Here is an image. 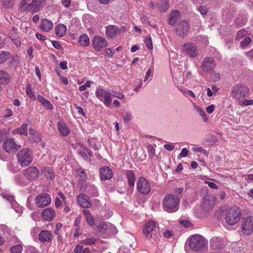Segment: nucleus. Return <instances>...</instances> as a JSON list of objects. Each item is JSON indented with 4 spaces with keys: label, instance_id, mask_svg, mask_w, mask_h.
Here are the masks:
<instances>
[{
    "label": "nucleus",
    "instance_id": "nucleus-1",
    "mask_svg": "<svg viewBox=\"0 0 253 253\" xmlns=\"http://www.w3.org/2000/svg\"><path fill=\"white\" fill-rule=\"evenodd\" d=\"M41 6L39 0H21L18 9L22 12L34 14L39 11Z\"/></svg>",
    "mask_w": 253,
    "mask_h": 253
},
{
    "label": "nucleus",
    "instance_id": "nucleus-2",
    "mask_svg": "<svg viewBox=\"0 0 253 253\" xmlns=\"http://www.w3.org/2000/svg\"><path fill=\"white\" fill-rule=\"evenodd\" d=\"M18 164L22 167L29 166L33 161V154L31 150L23 148L19 151L16 154Z\"/></svg>",
    "mask_w": 253,
    "mask_h": 253
},
{
    "label": "nucleus",
    "instance_id": "nucleus-3",
    "mask_svg": "<svg viewBox=\"0 0 253 253\" xmlns=\"http://www.w3.org/2000/svg\"><path fill=\"white\" fill-rule=\"evenodd\" d=\"M249 88L243 84H237L234 85L231 89L230 95L236 101H241L248 96Z\"/></svg>",
    "mask_w": 253,
    "mask_h": 253
},
{
    "label": "nucleus",
    "instance_id": "nucleus-4",
    "mask_svg": "<svg viewBox=\"0 0 253 253\" xmlns=\"http://www.w3.org/2000/svg\"><path fill=\"white\" fill-rule=\"evenodd\" d=\"M143 233L148 239H152L155 241L160 236L159 228L156 227L155 222L153 221L145 223L143 229Z\"/></svg>",
    "mask_w": 253,
    "mask_h": 253
},
{
    "label": "nucleus",
    "instance_id": "nucleus-5",
    "mask_svg": "<svg viewBox=\"0 0 253 253\" xmlns=\"http://www.w3.org/2000/svg\"><path fill=\"white\" fill-rule=\"evenodd\" d=\"M179 198L174 195H167L163 201L165 210L168 212H174L178 209Z\"/></svg>",
    "mask_w": 253,
    "mask_h": 253
},
{
    "label": "nucleus",
    "instance_id": "nucleus-6",
    "mask_svg": "<svg viewBox=\"0 0 253 253\" xmlns=\"http://www.w3.org/2000/svg\"><path fill=\"white\" fill-rule=\"evenodd\" d=\"M207 245L205 238L199 235H194L189 240V247L193 251L200 252Z\"/></svg>",
    "mask_w": 253,
    "mask_h": 253
},
{
    "label": "nucleus",
    "instance_id": "nucleus-7",
    "mask_svg": "<svg viewBox=\"0 0 253 253\" xmlns=\"http://www.w3.org/2000/svg\"><path fill=\"white\" fill-rule=\"evenodd\" d=\"M241 215L240 208L237 206L232 207L227 211L225 215L226 222L230 225H233L239 221Z\"/></svg>",
    "mask_w": 253,
    "mask_h": 253
},
{
    "label": "nucleus",
    "instance_id": "nucleus-8",
    "mask_svg": "<svg viewBox=\"0 0 253 253\" xmlns=\"http://www.w3.org/2000/svg\"><path fill=\"white\" fill-rule=\"evenodd\" d=\"M51 198L47 193H42L38 195L35 200V204L40 208H44L50 205Z\"/></svg>",
    "mask_w": 253,
    "mask_h": 253
},
{
    "label": "nucleus",
    "instance_id": "nucleus-9",
    "mask_svg": "<svg viewBox=\"0 0 253 253\" xmlns=\"http://www.w3.org/2000/svg\"><path fill=\"white\" fill-rule=\"evenodd\" d=\"M96 96L100 100L103 99L104 104L107 107H109L112 101L111 96V92H109L102 88H98L95 91Z\"/></svg>",
    "mask_w": 253,
    "mask_h": 253
},
{
    "label": "nucleus",
    "instance_id": "nucleus-10",
    "mask_svg": "<svg viewBox=\"0 0 253 253\" xmlns=\"http://www.w3.org/2000/svg\"><path fill=\"white\" fill-rule=\"evenodd\" d=\"M137 189L140 193L146 195L150 192L151 187L148 181L145 178L140 177L137 182Z\"/></svg>",
    "mask_w": 253,
    "mask_h": 253
},
{
    "label": "nucleus",
    "instance_id": "nucleus-11",
    "mask_svg": "<svg viewBox=\"0 0 253 253\" xmlns=\"http://www.w3.org/2000/svg\"><path fill=\"white\" fill-rule=\"evenodd\" d=\"M190 28L189 23L186 20H183L177 24L175 32L177 36L184 38L188 33Z\"/></svg>",
    "mask_w": 253,
    "mask_h": 253
},
{
    "label": "nucleus",
    "instance_id": "nucleus-12",
    "mask_svg": "<svg viewBox=\"0 0 253 253\" xmlns=\"http://www.w3.org/2000/svg\"><path fill=\"white\" fill-rule=\"evenodd\" d=\"M39 170L36 167L31 166L23 170V175L27 180L32 181L36 180L39 175Z\"/></svg>",
    "mask_w": 253,
    "mask_h": 253
},
{
    "label": "nucleus",
    "instance_id": "nucleus-13",
    "mask_svg": "<svg viewBox=\"0 0 253 253\" xmlns=\"http://www.w3.org/2000/svg\"><path fill=\"white\" fill-rule=\"evenodd\" d=\"M215 66V63L213 58L207 57L203 59L201 68L204 72L210 73L213 72Z\"/></svg>",
    "mask_w": 253,
    "mask_h": 253
},
{
    "label": "nucleus",
    "instance_id": "nucleus-14",
    "mask_svg": "<svg viewBox=\"0 0 253 253\" xmlns=\"http://www.w3.org/2000/svg\"><path fill=\"white\" fill-rule=\"evenodd\" d=\"M182 50L192 58L197 57L198 54L197 47L192 42L185 43L182 46Z\"/></svg>",
    "mask_w": 253,
    "mask_h": 253
},
{
    "label": "nucleus",
    "instance_id": "nucleus-15",
    "mask_svg": "<svg viewBox=\"0 0 253 253\" xmlns=\"http://www.w3.org/2000/svg\"><path fill=\"white\" fill-rule=\"evenodd\" d=\"M242 229L243 232L249 235L253 231V217L252 216L245 218L242 224Z\"/></svg>",
    "mask_w": 253,
    "mask_h": 253
},
{
    "label": "nucleus",
    "instance_id": "nucleus-16",
    "mask_svg": "<svg viewBox=\"0 0 253 253\" xmlns=\"http://www.w3.org/2000/svg\"><path fill=\"white\" fill-rule=\"evenodd\" d=\"M92 45L96 51H99L103 48L107 47L108 42L104 38L95 36L93 39Z\"/></svg>",
    "mask_w": 253,
    "mask_h": 253
},
{
    "label": "nucleus",
    "instance_id": "nucleus-17",
    "mask_svg": "<svg viewBox=\"0 0 253 253\" xmlns=\"http://www.w3.org/2000/svg\"><path fill=\"white\" fill-rule=\"evenodd\" d=\"M215 198L213 196L207 195L204 198L202 207L205 212H209L215 205Z\"/></svg>",
    "mask_w": 253,
    "mask_h": 253
},
{
    "label": "nucleus",
    "instance_id": "nucleus-18",
    "mask_svg": "<svg viewBox=\"0 0 253 253\" xmlns=\"http://www.w3.org/2000/svg\"><path fill=\"white\" fill-rule=\"evenodd\" d=\"M2 147L6 152L9 153L13 149L18 150L20 148V146L16 144L13 138H8L4 140Z\"/></svg>",
    "mask_w": 253,
    "mask_h": 253
},
{
    "label": "nucleus",
    "instance_id": "nucleus-19",
    "mask_svg": "<svg viewBox=\"0 0 253 253\" xmlns=\"http://www.w3.org/2000/svg\"><path fill=\"white\" fill-rule=\"evenodd\" d=\"M77 202L79 205L84 208H89L92 205L89 197L85 195H78Z\"/></svg>",
    "mask_w": 253,
    "mask_h": 253
},
{
    "label": "nucleus",
    "instance_id": "nucleus-20",
    "mask_svg": "<svg viewBox=\"0 0 253 253\" xmlns=\"http://www.w3.org/2000/svg\"><path fill=\"white\" fill-rule=\"evenodd\" d=\"M100 177L102 180L111 178L113 175L112 170L107 167H103L99 169Z\"/></svg>",
    "mask_w": 253,
    "mask_h": 253
},
{
    "label": "nucleus",
    "instance_id": "nucleus-21",
    "mask_svg": "<svg viewBox=\"0 0 253 253\" xmlns=\"http://www.w3.org/2000/svg\"><path fill=\"white\" fill-rule=\"evenodd\" d=\"M52 234L51 231L42 230L39 234V240L42 243L50 242L52 239Z\"/></svg>",
    "mask_w": 253,
    "mask_h": 253
},
{
    "label": "nucleus",
    "instance_id": "nucleus-22",
    "mask_svg": "<svg viewBox=\"0 0 253 253\" xmlns=\"http://www.w3.org/2000/svg\"><path fill=\"white\" fill-rule=\"evenodd\" d=\"M41 215L44 220L50 221L52 220L55 217V212L52 209L47 208L42 211Z\"/></svg>",
    "mask_w": 253,
    "mask_h": 253
},
{
    "label": "nucleus",
    "instance_id": "nucleus-23",
    "mask_svg": "<svg viewBox=\"0 0 253 253\" xmlns=\"http://www.w3.org/2000/svg\"><path fill=\"white\" fill-rule=\"evenodd\" d=\"M53 26V24L51 21L46 19H43L42 20L40 27L42 31L48 32L52 29Z\"/></svg>",
    "mask_w": 253,
    "mask_h": 253
},
{
    "label": "nucleus",
    "instance_id": "nucleus-24",
    "mask_svg": "<svg viewBox=\"0 0 253 253\" xmlns=\"http://www.w3.org/2000/svg\"><path fill=\"white\" fill-rule=\"evenodd\" d=\"M106 33L107 37L112 38L116 36L119 31L118 27L114 25H110L106 27Z\"/></svg>",
    "mask_w": 253,
    "mask_h": 253
},
{
    "label": "nucleus",
    "instance_id": "nucleus-25",
    "mask_svg": "<svg viewBox=\"0 0 253 253\" xmlns=\"http://www.w3.org/2000/svg\"><path fill=\"white\" fill-rule=\"evenodd\" d=\"M126 176L127 178L128 184L130 187H134L135 176L133 172L131 170H127L126 172Z\"/></svg>",
    "mask_w": 253,
    "mask_h": 253
},
{
    "label": "nucleus",
    "instance_id": "nucleus-26",
    "mask_svg": "<svg viewBox=\"0 0 253 253\" xmlns=\"http://www.w3.org/2000/svg\"><path fill=\"white\" fill-rule=\"evenodd\" d=\"M180 13L178 10H174L170 14L169 20V24L170 25H174L178 20Z\"/></svg>",
    "mask_w": 253,
    "mask_h": 253
},
{
    "label": "nucleus",
    "instance_id": "nucleus-27",
    "mask_svg": "<svg viewBox=\"0 0 253 253\" xmlns=\"http://www.w3.org/2000/svg\"><path fill=\"white\" fill-rule=\"evenodd\" d=\"M66 26L62 24H59L55 28V33L58 37L63 36L66 34Z\"/></svg>",
    "mask_w": 253,
    "mask_h": 253
},
{
    "label": "nucleus",
    "instance_id": "nucleus-28",
    "mask_svg": "<svg viewBox=\"0 0 253 253\" xmlns=\"http://www.w3.org/2000/svg\"><path fill=\"white\" fill-rule=\"evenodd\" d=\"M58 127L60 134L62 136H66L69 134L70 130L65 124L59 122L58 123Z\"/></svg>",
    "mask_w": 253,
    "mask_h": 253
},
{
    "label": "nucleus",
    "instance_id": "nucleus-29",
    "mask_svg": "<svg viewBox=\"0 0 253 253\" xmlns=\"http://www.w3.org/2000/svg\"><path fill=\"white\" fill-rule=\"evenodd\" d=\"M38 100L42 104L43 106L46 109L51 110L53 106L51 103L42 95L38 96Z\"/></svg>",
    "mask_w": 253,
    "mask_h": 253
},
{
    "label": "nucleus",
    "instance_id": "nucleus-30",
    "mask_svg": "<svg viewBox=\"0 0 253 253\" xmlns=\"http://www.w3.org/2000/svg\"><path fill=\"white\" fill-rule=\"evenodd\" d=\"M83 213L85 217V219L87 223L90 226L94 225L95 224L94 220L89 211L87 210H84L83 211Z\"/></svg>",
    "mask_w": 253,
    "mask_h": 253
},
{
    "label": "nucleus",
    "instance_id": "nucleus-31",
    "mask_svg": "<svg viewBox=\"0 0 253 253\" xmlns=\"http://www.w3.org/2000/svg\"><path fill=\"white\" fill-rule=\"evenodd\" d=\"M79 42L84 46H87L89 44V38L86 34H83L79 37Z\"/></svg>",
    "mask_w": 253,
    "mask_h": 253
},
{
    "label": "nucleus",
    "instance_id": "nucleus-32",
    "mask_svg": "<svg viewBox=\"0 0 253 253\" xmlns=\"http://www.w3.org/2000/svg\"><path fill=\"white\" fill-rule=\"evenodd\" d=\"M77 175L80 181L84 182L87 179L86 174L82 168H79L76 170Z\"/></svg>",
    "mask_w": 253,
    "mask_h": 253
},
{
    "label": "nucleus",
    "instance_id": "nucleus-33",
    "mask_svg": "<svg viewBox=\"0 0 253 253\" xmlns=\"http://www.w3.org/2000/svg\"><path fill=\"white\" fill-rule=\"evenodd\" d=\"M9 75L5 71H0V84H5L9 80Z\"/></svg>",
    "mask_w": 253,
    "mask_h": 253
},
{
    "label": "nucleus",
    "instance_id": "nucleus-34",
    "mask_svg": "<svg viewBox=\"0 0 253 253\" xmlns=\"http://www.w3.org/2000/svg\"><path fill=\"white\" fill-rule=\"evenodd\" d=\"M86 191L87 192L93 196H96L98 195L97 190L96 189V187L94 185H88L86 188Z\"/></svg>",
    "mask_w": 253,
    "mask_h": 253
},
{
    "label": "nucleus",
    "instance_id": "nucleus-35",
    "mask_svg": "<svg viewBox=\"0 0 253 253\" xmlns=\"http://www.w3.org/2000/svg\"><path fill=\"white\" fill-rule=\"evenodd\" d=\"M96 242V239L93 237H88L81 241V243L86 245H92Z\"/></svg>",
    "mask_w": 253,
    "mask_h": 253
},
{
    "label": "nucleus",
    "instance_id": "nucleus-36",
    "mask_svg": "<svg viewBox=\"0 0 253 253\" xmlns=\"http://www.w3.org/2000/svg\"><path fill=\"white\" fill-rule=\"evenodd\" d=\"M17 133L21 134L27 135L28 134L27 132V125L26 124H23L21 127L16 130Z\"/></svg>",
    "mask_w": 253,
    "mask_h": 253
},
{
    "label": "nucleus",
    "instance_id": "nucleus-37",
    "mask_svg": "<svg viewBox=\"0 0 253 253\" xmlns=\"http://www.w3.org/2000/svg\"><path fill=\"white\" fill-rule=\"evenodd\" d=\"M26 94L28 95V96L32 100H35L36 97L33 93V92L31 90V86L29 84H28L26 85Z\"/></svg>",
    "mask_w": 253,
    "mask_h": 253
},
{
    "label": "nucleus",
    "instance_id": "nucleus-38",
    "mask_svg": "<svg viewBox=\"0 0 253 253\" xmlns=\"http://www.w3.org/2000/svg\"><path fill=\"white\" fill-rule=\"evenodd\" d=\"M23 250L22 245L19 244L10 248L11 253H21Z\"/></svg>",
    "mask_w": 253,
    "mask_h": 253
},
{
    "label": "nucleus",
    "instance_id": "nucleus-39",
    "mask_svg": "<svg viewBox=\"0 0 253 253\" xmlns=\"http://www.w3.org/2000/svg\"><path fill=\"white\" fill-rule=\"evenodd\" d=\"M148 154L150 159H152L155 154V149L152 145H149L147 147Z\"/></svg>",
    "mask_w": 253,
    "mask_h": 253
},
{
    "label": "nucleus",
    "instance_id": "nucleus-40",
    "mask_svg": "<svg viewBox=\"0 0 253 253\" xmlns=\"http://www.w3.org/2000/svg\"><path fill=\"white\" fill-rule=\"evenodd\" d=\"M18 37H19V35L17 33V29L15 28L14 27H13L9 33V38L10 39H12Z\"/></svg>",
    "mask_w": 253,
    "mask_h": 253
},
{
    "label": "nucleus",
    "instance_id": "nucleus-41",
    "mask_svg": "<svg viewBox=\"0 0 253 253\" xmlns=\"http://www.w3.org/2000/svg\"><path fill=\"white\" fill-rule=\"evenodd\" d=\"M9 56V54L8 53L2 51L0 52V64L4 62Z\"/></svg>",
    "mask_w": 253,
    "mask_h": 253
},
{
    "label": "nucleus",
    "instance_id": "nucleus-42",
    "mask_svg": "<svg viewBox=\"0 0 253 253\" xmlns=\"http://www.w3.org/2000/svg\"><path fill=\"white\" fill-rule=\"evenodd\" d=\"M247 35V32L244 29H242L239 31H238L237 35L236 36V39L237 40H240L243 38L244 37L246 36Z\"/></svg>",
    "mask_w": 253,
    "mask_h": 253
},
{
    "label": "nucleus",
    "instance_id": "nucleus-43",
    "mask_svg": "<svg viewBox=\"0 0 253 253\" xmlns=\"http://www.w3.org/2000/svg\"><path fill=\"white\" fill-rule=\"evenodd\" d=\"M195 110L204 120H206V115L204 110L198 106H195Z\"/></svg>",
    "mask_w": 253,
    "mask_h": 253
},
{
    "label": "nucleus",
    "instance_id": "nucleus-44",
    "mask_svg": "<svg viewBox=\"0 0 253 253\" xmlns=\"http://www.w3.org/2000/svg\"><path fill=\"white\" fill-rule=\"evenodd\" d=\"M251 41V39L250 37H246L244 38V40L241 42V46L243 48H245L250 44Z\"/></svg>",
    "mask_w": 253,
    "mask_h": 253
},
{
    "label": "nucleus",
    "instance_id": "nucleus-45",
    "mask_svg": "<svg viewBox=\"0 0 253 253\" xmlns=\"http://www.w3.org/2000/svg\"><path fill=\"white\" fill-rule=\"evenodd\" d=\"M198 10L202 15H206L208 12V9L206 5H200L198 7Z\"/></svg>",
    "mask_w": 253,
    "mask_h": 253
},
{
    "label": "nucleus",
    "instance_id": "nucleus-46",
    "mask_svg": "<svg viewBox=\"0 0 253 253\" xmlns=\"http://www.w3.org/2000/svg\"><path fill=\"white\" fill-rule=\"evenodd\" d=\"M239 102V104L241 106H249V105H253V100H244V99H242L241 101H238Z\"/></svg>",
    "mask_w": 253,
    "mask_h": 253
},
{
    "label": "nucleus",
    "instance_id": "nucleus-47",
    "mask_svg": "<svg viewBox=\"0 0 253 253\" xmlns=\"http://www.w3.org/2000/svg\"><path fill=\"white\" fill-rule=\"evenodd\" d=\"M169 4L167 1H164L163 4L161 5H158V9L162 12H166L169 8Z\"/></svg>",
    "mask_w": 253,
    "mask_h": 253
},
{
    "label": "nucleus",
    "instance_id": "nucleus-48",
    "mask_svg": "<svg viewBox=\"0 0 253 253\" xmlns=\"http://www.w3.org/2000/svg\"><path fill=\"white\" fill-rule=\"evenodd\" d=\"M146 46L150 50L153 49V45L151 37H147L144 40Z\"/></svg>",
    "mask_w": 253,
    "mask_h": 253
},
{
    "label": "nucleus",
    "instance_id": "nucleus-49",
    "mask_svg": "<svg viewBox=\"0 0 253 253\" xmlns=\"http://www.w3.org/2000/svg\"><path fill=\"white\" fill-rule=\"evenodd\" d=\"M192 150L195 152L201 153L203 154L205 156H208V153L207 151L205 149H204L201 147H193Z\"/></svg>",
    "mask_w": 253,
    "mask_h": 253
},
{
    "label": "nucleus",
    "instance_id": "nucleus-50",
    "mask_svg": "<svg viewBox=\"0 0 253 253\" xmlns=\"http://www.w3.org/2000/svg\"><path fill=\"white\" fill-rule=\"evenodd\" d=\"M111 95H113V96L119 99H123L124 97V95L123 93L116 91H112L111 92Z\"/></svg>",
    "mask_w": 253,
    "mask_h": 253
},
{
    "label": "nucleus",
    "instance_id": "nucleus-51",
    "mask_svg": "<svg viewBox=\"0 0 253 253\" xmlns=\"http://www.w3.org/2000/svg\"><path fill=\"white\" fill-rule=\"evenodd\" d=\"M189 153V151L186 148H184L182 149L181 152L178 156V159L186 157Z\"/></svg>",
    "mask_w": 253,
    "mask_h": 253
},
{
    "label": "nucleus",
    "instance_id": "nucleus-52",
    "mask_svg": "<svg viewBox=\"0 0 253 253\" xmlns=\"http://www.w3.org/2000/svg\"><path fill=\"white\" fill-rule=\"evenodd\" d=\"M46 171V173L45 174L47 178L50 179H53L54 178V173L50 168H47L45 169Z\"/></svg>",
    "mask_w": 253,
    "mask_h": 253
},
{
    "label": "nucleus",
    "instance_id": "nucleus-53",
    "mask_svg": "<svg viewBox=\"0 0 253 253\" xmlns=\"http://www.w3.org/2000/svg\"><path fill=\"white\" fill-rule=\"evenodd\" d=\"M123 117L125 121L128 122L131 120L132 116L130 112H126L124 113Z\"/></svg>",
    "mask_w": 253,
    "mask_h": 253
},
{
    "label": "nucleus",
    "instance_id": "nucleus-54",
    "mask_svg": "<svg viewBox=\"0 0 253 253\" xmlns=\"http://www.w3.org/2000/svg\"><path fill=\"white\" fill-rule=\"evenodd\" d=\"M91 85V81H88L86 82L85 84L82 85L79 87V90L81 91H83L86 89L87 87H89Z\"/></svg>",
    "mask_w": 253,
    "mask_h": 253
},
{
    "label": "nucleus",
    "instance_id": "nucleus-55",
    "mask_svg": "<svg viewBox=\"0 0 253 253\" xmlns=\"http://www.w3.org/2000/svg\"><path fill=\"white\" fill-rule=\"evenodd\" d=\"M11 64L14 67L17 66L19 64V58L17 56L12 57L11 59Z\"/></svg>",
    "mask_w": 253,
    "mask_h": 253
},
{
    "label": "nucleus",
    "instance_id": "nucleus-56",
    "mask_svg": "<svg viewBox=\"0 0 253 253\" xmlns=\"http://www.w3.org/2000/svg\"><path fill=\"white\" fill-rule=\"evenodd\" d=\"M2 196L3 198L7 200L9 203H12L14 202V198L11 195L5 194H2Z\"/></svg>",
    "mask_w": 253,
    "mask_h": 253
},
{
    "label": "nucleus",
    "instance_id": "nucleus-57",
    "mask_svg": "<svg viewBox=\"0 0 253 253\" xmlns=\"http://www.w3.org/2000/svg\"><path fill=\"white\" fill-rule=\"evenodd\" d=\"M180 223L184 227L187 228L191 227L192 226V223L188 220H181Z\"/></svg>",
    "mask_w": 253,
    "mask_h": 253
},
{
    "label": "nucleus",
    "instance_id": "nucleus-58",
    "mask_svg": "<svg viewBox=\"0 0 253 253\" xmlns=\"http://www.w3.org/2000/svg\"><path fill=\"white\" fill-rule=\"evenodd\" d=\"M11 40L17 47H20L21 46V41L19 37L11 39Z\"/></svg>",
    "mask_w": 253,
    "mask_h": 253
},
{
    "label": "nucleus",
    "instance_id": "nucleus-59",
    "mask_svg": "<svg viewBox=\"0 0 253 253\" xmlns=\"http://www.w3.org/2000/svg\"><path fill=\"white\" fill-rule=\"evenodd\" d=\"M83 246L77 245L74 249V253H82Z\"/></svg>",
    "mask_w": 253,
    "mask_h": 253
},
{
    "label": "nucleus",
    "instance_id": "nucleus-60",
    "mask_svg": "<svg viewBox=\"0 0 253 253\" xmlns=\"http://www.w3.org/2000/svg\"><path fill=\"white\" fill-rule=\"evenodd\" d=\"M164 147L165 149L168 151H172L174 148V146L173 143H169L168 144H166L164 145Z\"/></svg>",
    "mask_w": 253,
    "mask_h": 253
},
{
    "label": "nucleus",
    "instance_id": "nucleus-61",
    "mask_svg": "<svg viewBox=\"0 0 253 253\" xmlns=\"http://www.w3.org/2000/svg\"><path fill=\"white\" fill-rule=\"evenodd\" d=\"M6 137V133L5 130H0V141H3Z\"/></svg>",
    "mask_w": 253,
    "mask_h": 253
},
{
    "label": "nucleus",
    "instance_id": "nucleus-62",
    "mask_svg": "<svg viewBox=\"0 0 253 253\" xmlns=\"http://www.w3.org/2000/svg\"><path fill=\"white\" fill-rule=\"evenodd\" d=\"M219 240V239L218 238H213L211 241V243L213 247L215 248H219V246L216 245V242Z\"/></svg>",
    "mask_w": 253,
    "mask_h": 253
},
{
    "label": "nucleus",
    "instance_id": "nucleus-63",
    "mask_svg": "<svg viewBox=\"0 0 253 253\" xmlns=\"http://www.w3.org/2000/svg\"><path fill=\"white\" fill-rule=\"evenodd\" d=\"M5 114L4 116V118H9L12 116L13 113H12V111L11 110V109L7 108L5 110Z\"/></svg>",
    "mask_w": 253,
    "mask_h": 253
},
{
    "label": "nucleus",
    "instance_id": "nucleus-64",
    "mask_svg": "<svg viewBox=\"0 0 253 253\" xmlns=\"http://www.w3.org/2000/svg\"><path fill=\"white\" fill-rule=\"evenodd\" d=\"M214 110V105H211L209 106H208L206 108V111L208 113L211 114L212 113Z\"/></svg>",
    "mask_w": 253,
    "mask_h": 253
}]
</instances>
